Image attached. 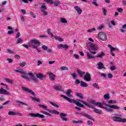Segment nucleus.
Returning <instances> with one entry per match:
<instances>
[{
  "instance_id": "40",
  "label": "nucleus",
  "mask_w": 126,
  "mask_h": 126,
  "mask_svg": "<svg viewBox=\"0 0 126 126\" xmlns=\"http://www.w3.org/2000/svg\"><path fill=\"white\" fill-rule=\"evenodd\" d=\"M54 6L57 7L58 5H60V2L59 1H56L54 2Z\"/></svg>"
},
{
  "instance_id": "21",
  "label": "nucleus",
  "mask_w": 126,
  "mask_h": 126,
  "mask_svg": "<svg viewBox=\"0 0 126 126\" xmlns=\"http://www.w3.org/2000/svg\"><path fill=\"white\" fill-rule=\"evenodd\" d=\"M36 77L37 78H39V79H41V80H43L46 78V76H44L43 74L39 73L38 75L36 76Z\"/></svg>"
},
{
  "instance_id": "30",
  "label": "nucleus",
  "mask_w": 126,
  "mask_h": 126,
  "mask_svg": "<svg viewBox=\"0 0 126 126\" xmlns=\"http://www.w3.org/2000/svg\"><path fill=\"white\" fill-rule=\"evenodd\" d=\"M54 37L55 38V39H56V40L60 41V42H63V39L62 37L56 36H54Z\"/></svg>"
},
{
  "instance_id": "14",
  "label": "nucleus",
  "mask_w": 126,
  "mask_h": 126,
  "mask_svg": "<svg viewBox=\"0 0 126 126\" xmlns=\"http://www.w3.org/2000/svg\"><path fill=\"white\" fill-rule=\"evenodd\" d=\"M8 115H9V116H17V115H19V116H22V114L18 112H14L13 111H9Z\"/></svg>"
},
{
  "instance_id": "46",
  "label": "nucleus",
  "mask_w": 126,
  "mask_h": 126,
  "mask_svg": "<svg viewBox=\"0 0 126 126\" xmlns=\"http://www.w3.org/2000/svg\"><path fill=\"white\" fill-rule=\"evenodd\" d=\"M117 101L114 100H110L108 101V104H116Z\"/></svg>"
},
{
  "instance_id": "41",
  "label": "nucleus",
  "mask_w": 126,
  "mask_h": 126,
  "mask_svg": "<svg viewBox=\"0 0 126 126\" xmlns=\"http://www.w3.org/2000/svg\"><path fill=\"white\" fill-rule=\"evenodd\" d=\"M93 86H94V88H96V89H100V88L99 87V86L98 85V84L95 83L93 85Z\"/></svg>"
},
{
  "instance_id": "1",
  "label": "nucleus",
  "mask_w": 126,
  "mask_h": 126,
  "mask_svg": "<svg viewBox=\"0 0 126 126\" xmlns=\"http://www.w3.org/2000/svg\"><path fill=\"white\" fill-rule=\"evenodd\" d=\"M41 45V42L38 40L36 39V38H33L30 40L29 42V47L32 48V49H35V50H38V47Z\"/></svg>"
},
{
  "instance_id": "19",
  "label": "nucleus",
  "mask_w": 126,
  "mask_h": 126,
  "mask_svg": "<svg viewBox=\"0 0 126 126\" xmlns=\"http://www.w3.org/2000/svg\"><path fill=\"white\" fill-rule=\"evenodd\" d=\"M75 9L77 11V12L78 13V14L80 15L82 13V10L80 9V7H79L78 6H75L74 7Z\"/></svg>"
},
{
  "instance_id": "38",
  "label": "nucleus",
  "mask_w": 126,
  "mask_h": 126,
  "mask_svg": "<svg viewBox=\"0 0 126 126\" xmlns=\"http://www.w3.org/2000/svg\"><path fill=\"white\" fill-rule=\"evenodd\" d=\"M87 124L88 125V126H93V122H92V121L89 120L87 121Z\"/></svg>"
},
{
  "instance_id": "43",
  "label": "nucleus",
  "mask_w": 126,
  "mask_h": 126,
  "mask_svg": "<svg viewBox=\"0 0 126 126\" xmlns=\"http://www.w3.org/2000/svg\"><path fill=\"white\" fill-rule=\"evenodd\" d=\"M19 65L20 66H22V67H23V66H25V65H26V62H23L22 63H21L19 64Z\"/></svg>"
},
{
  "instance_id": "25",
  "label": "nucleus",
  "mask_w": 126,
  "mask_h": 126,
  "mask_svg": "<svg viewBox=\"0 0 126 126\" xmlns=\"http://www.w3.org/2000/svg\"><path fill=\"white\" fill-rule=\"evenodd\" d=\"M85 118H87V119H88V120H91L92 121H93V117H92L91 115H89L86 113H85Z\"/></svg>"
},
{
  "instance_id": "53",
  "label": "nucleus",
  "mask_w": 126,
  "mask_h": 126,
  "mask_svg": "<svg viewBox=\"0 0 126 126\" xmlns=\"http://www.w3.org/2000/svg\"><path fill=\"white\" fill-rule=\"evenodd\" d=\"M41 48L43 49V50H44V51H47V50L48 49V47H47L46 45H42Z\"/></svg>"
},
{
  "instance_id": "55",
  "label": "nucleus",
  "mask_w": 126,
  "mask_h": 126,
  "mask_svg": "<svg viewBox=\"0 0 126 126\" xmlns=\"http://www.w3.org/2000/svg\"><path fill=\"white\" fill-rule=\"evenodd\" d=\"M47 9V7L45 5H42L41 6V10H46Z\"/></svg>"
},
{
  "instance_id": "37",
  "label": "nucleus",
  "mask_w": 126,
  "mask_h": 126,
  "mask_svg": "<svg viewBox=\"0 0 126 126\" xmlns=\"http://www.w3.org/2000/svg\"><path fill=\"white\" fill-rule=\"evenodd\" d=\"M103 97L104 99H105L106 100H108V99H110V95L109 94H104Z\"/></svg>"
},
{
  "instance_id": "44",
  "label": "nucleus",
  "mask_w": 126,
  "mask_h": 126,
  "mask_svg": "<svg viewBox=\"0 0 126 126\" xmlns=\"http://www.w3.org/2000/svg\"><path fill=\"white\" fill-rule=\"evenodd\" d=\"M71 76H72L73 79H76L77 78V76L76 75V73H74L73 74H71Z\"/></svg>"
},
{
  "instance_id": "27",
  "label": "nucleus",
  "mask_w": 126,
  "mask_h": 126,
  "mask_svg": "<svg viewBox=\"0 0 126 126\" xmlns=\"http://www.w3.org/2000/svg\"><path fill=\"white\" fill-rule=\"evenodd\" d=\"M111 109H114L115 110H117L118 109H120V107L116 105H112L110 106V107Z\"/></svg>"
},
{
  "instance_id": "18",
  "label": "nucleus",
  "mask_w": 126,
  "mask_h": 126,
  "mask_svg": "<svg viewBox=\"0 0 126 126\" xmlns=\"http://www.w3.org/2000/svg\"><path fill=\"white\" fill-rule=\"evenodd\" d=\"M78 102H81V103H83L85 106L87 107H88V108H92V105H90V104L87 103L86 101H82L80 99H77Z\"/></svg>"
},
{
  "instance_id": "2",
  "label": "nucleus",
  "mask_w": 126,
  "mask_h": 126,
  "mask_svg": "<svg viewBox=\"0 0 126 126\" xmlns=\"http://www.w3.org/2000/svg\"><path fill=\"white\" fill-rule=\"evenodd\" d=\"M61 96L63 98H64V99H65V100H67V101H68L69 103H74V104H75L78 107H81V108H84V105H83V104H81V103H80L72 98H70L63 94H61Z\"/></svg>"
},
{
  "instance_id": "4",
  "label": "nucleus",
  "mask_w": 126,
  "mask_h": 126,
  "mask_svg": "<svg viewBox=\"0 0 126 126\" xmlns=\"http://www.w3.org/2000/svg\"><path fill=\"white\" fill-rule=\"evenodd\" d=\"M98 38H99L101 41H107L108 37H107V33L104 32H100L98 34Z\"/></svg>"
},
{
  "instance_id": "10",
  "label": "nucleus",
  "mask_w": 126,
  "mask_h": 126,
  "mask_svg": "<svg viewBox=\"0 0 126 126\" xmlns=\"http://www.w3.org/2000/svg\"><path fill=\"white\" fill-rule=\"evenodd\" d=\"M84 79L87 82L91 81V75H90V73L89 72L86 73L84 77Z\"/></svg>"
},
{
  "instance_id": "26",
  "label": "nucleus",
  "mask_w": 126,
  "mask_h": 126,
  "mask_svg": "<svg viewBox=\"0 0 126 126\" xmlns=\"http://www.w3.org/2000/svg\"><path fill=\"white\" fill-rule=\"evenodd\" d=\"M15 102H16V103H18L17 104L18 106H20V104H22V105H25L26 106H28V105H27V103H25L23 102L20 101L15 100Z\"/></svg>"
},
{
  "instance_id": "54",
  "label": "nucleus",
  "mask_w": 126,
  "mask_h": 126,
  "mask_svg": "<svg viewBox=\"0 0 126 126\" xmlns=\"http://www.w3.org/2000/svg\"><path fill=\"white\" fill-rule=\"evenodd\" d=\"M31 98L32 100H34L35 101H36V102H40V100H39L38 98H35L33 96H31Z\"/></svg>"
},
{
  "instance_id": "63",
  "label": "nucleus",
  "mask_w": 126,
  "mask_h": 126,
  "mask_svg": "<svg viewBox=\"0 0 126 126\" xmlns=\"http://www.w3.org/2000/svg\"><path fill=\"white\" fill-rule=\"evenodd\" d=\"M80 83H81V82H80V81H79L78 79L75 80V84L77 85L79 84Z\"/></svg>"
},
{
  "instance_id": "34",
  "label": "nucleus",
  "mask_w": 126,
  "mask_h": 126,
  "mask_svg": "<svg viewBox=\"0 0 126 126\" xmlns=\"http://www.w3.org/2000/svg\"><path fill=\"white\" fill-rule=\"evenodd\" d=\"M60 69H61V70H66V71H68V67L65 66H62L60 68Z\"/></svg>"
},
{
  "instance_id": "31",
  "label": "nucleus",
  "mask_w": 126,
  "mask_h": 126,
  "mask_svg": "<svg viewBox=\"0 0 126 126\" xmlns=\"http://www.w3.org/2000/svg\"><path fill=\"white\" fill-rule=\"evenodd\" d=\"M76 95L77 96V97H79V98H80V99H84V97H83V94L81 93H77Z\"/></svg>"
},
{
  "instance_id": "45",
  "label": "nucleus",
  "mask_w": 126,
  "mask_h": 126,
  "mask_svg": "<svg viewBox=\"0 0 126 126\" xmlns=\"http://www.w3.org/2000/svg\"><path fill=\"white\" fill-rule=\"evenodd\" d=\"M114 51H119V49L118 48L112 47L110 49V52H114Z\"/></svg>"
},
{
  "instance_id": "52",
  "label": "nucleus",
  "mask_w": 126,
  "mask_h": 126,
  "mask_svg": "<svg viewBox=\"0 0 126 126\" xmlns=\"http://www.w3.org/2000/svg\"><path fill=\"white\" fill-rule=\"evenodd\" d=\"M41 12L44 15H48V12L46 11V10H41Z\"/></svg>"
},
{
  "instance_id": "62",
  "label": "nucleus",
  "mask_w": 126,
  "mask_h": 126,
  "mask_svg": "<svg viewBox=\"0 0 126 126\" xmlns=\"http://www.w3.org/2000/svg\"><path fill=\"white\" fill-rule=\"evenodd\" d=\"M20 32H18L16 34V39H18L20 37Z\"/></svg>"
},
{
  "instance_id": "58",
  "label": "nucleus",
  "mask_w": 126,
  "mask_h": 126,
  "mask_svg": "<svg viewBox=\"0 0 126 126\" xmlns=\"http://www.w3.org/2000/svg\"><path fill=\"white\" fill-rule=\"evenodd\" d=\"M72 91L71 89H68V90L67 91V92H66V95L70 94V93H71Z\"/></svg>"
},
{
  "instance_id": "13",
  "label": "nucleus",
  "mask_w": 126,
  "mask_h": 126,
  "mask_svg": "<svg viewBox=\"0 0 126 126\" xmlns=\"http://www.w3.org/2000/svg\"><path fill=\"white\" fill-rule=\"evenodd\" d=\"M54 89L57 91H59L60 92H64V91L63 90L62 86H53Z\"/></svg>"
},
{
  "instance_id": "64",
  "label": "nucleus",
  "mask_w": 126,
  "mask_h": 126,
  "mask_svg": "<svg viewBox=\"0 0 126 126\" xmlns=\"http://www.w3.org/2000/svg\"><path fill=\"white\" fill-rule=\"evenodd\" d=\"M113 77V74L111 73L108 74V78H112Z\"/></svg>"
},
{
  "instance_id": "11",
  "label": "nucleus",
  "mask_w": 126,
  "mask_h": 126,
  "mask_svg": "<svg viewBox=\"0 0 126 126\" xmlns=\"http://www.w3.org/2000/svg\"><path fill=\"white\" fill-rule=\"evenodd\" d=\"M0 94H2L3 95H10V93L7 92L5 89L1 88L0 89Z\"/></svg>"
},
{
  "instance_id": "47",
  "label": "nucleus",
  "mask_w": 126,
  "mask_h": 126,
  "mask_svg": "<svg viewBox=\"0 0 126 126\" xmlns=\"http://www.w3.org/2000/svg\"><path fill=\"white\" fill-rule=\"evenodd\" d=\"M1 85L3 86H5V87L4 88H5V90H8V87L7 86V85L4 84L3 83H1Z\"/></svg>"
},
{
  "instance_id": "49",
  "label": "nucleus",
  "mask_w": 126,
  "mask_h": 126,
  "mask_svg": "<svg viewBox=\"0 0 126 126\" xmlns=\"http://www.w3.org/2000/svg\"><path fill=\"white\" fill-rule=\"evenodd\" d=\"M38 106L39 107H41V108H42L43 109H47V108H48V106L44 105L43 104H39Z\"/></svg>"
},
{
  "instance_id": "22",
  "label": "nucleus",
  "mask_w": 126,
  "mask_h": 126,
  "mask_svg": "<svg viewBox=\"0 0 126 126\" xmlns=\"http://www.w3.org/2000/svg\"><path fill=\"white\" fill-rule=\"evenodd\" d=\"M77 72L78 74L80 75V77H82L84 74H85V72L83 71H81L79 69L77 70Z\"/></svg>"
},
{
  "instance_id": "24",
  "label": "nucleus",
  "mask_w": 126,
  "mask_h": 126,
  "mask_svg": "<svg viewBox=\"0 0 126 126\" xmlns=\"http://www.w3.org/2000/svg\"><path fill=\"white\" fill-rule=\"evenodd\" d=\"M80 85L81 87H88V85L87 84V83L82 81H81Z\"/></svg>"
},
{
  "instance_id": "6",
  "label": "nucleus",
  "mask_w": 126,
  "mask_h": 126,
  "mask_svg": "<svg viewBox=\"0 0 126 126\" xmlns=\"http://www.w3.org/2000/svg\"><path fill=\"white\" fill-rule=\"evenodd\" d=\"M28 75H29L30 77L31 78V80L33 81L34 83H38L39 82V80L36 78V77L34 75V74L31 72H29Z\"/></svg>"
},
{
  "instance_id": "36",
  "label": "nucleus",
  "mask_w": 126,
  "mask_h": 126,
  "mask_svg": "<svg viewBox=\"0 0 126 126\" xmlns=\"http://www.w3.org/2000/svg\"><path fill=\"white\" fill-rule=\"evenodd\" d=\"M50 104H51V105H52V106H53L54 107H56V108H59V105L52 102V101H49Z\"/></svg>"
},
{
  "instance_id": "35",
  "label": "nucleus",
  "mask_w": 126,
  "mask_h": 126,
  "mask_svg": "<svg viewBox=\"0 0 126 126\" xmlns=\"http://www.w3.org/2000/svg\"><path fill=\"white\" fill-rule=\"evenodd\" d=\"M47 33L48 34V35H51V37H54V34H53L52 33V32H51V30L50 29H48L47 30Z\"/></svg>"
},
{
  "instance_id": "23",
  "label": "nucleus",
  "mask_w": 126,
  "mask_h": 126,
  "mask_svg": "<svg viewBox=\"0 0 126 126\" xmlns=\"http://www.w3.org/2000/svg\"><path fill=\"white\" fill-rule=\"evenodd\" d=\"M4 80H5L6 82H8V83H10V84H12V83H13V80H11L9 78H4Z\"/></svg>"
},
{
  "instance_id": "12",
  "label": "nucleus",
  "mask_w": 126,
  "mask_h": 126,
  "mask_svg": "<svg viewBox=\"0 0 126 126\" xmlns=\"http://www.w3.org/2000/svg\"><path fill=\"white\" fill-rule=\"evenodd\" d=\"M92 107H90V108H91V109H94V113H95L96 114H98L99 115H101L102 113H103L102 112V110L97 109V108L93 107V106H92Z\"/></svg>"
},
{
  "instance_id": "56",
  "label": "nucleus",
  "mask_w": 126,
  "mask_h": 126,
  "mask_svg": "<svg viewBox=\"0 0 126 126\" xmlns=\"http://www.w3.org/2000/svg\"><path fill=\"white\" fill-rule=\"evenodd\" d=\"M45 2L47 3H51V4H53L54 3V2L52 0H46Z\"/></svg>"
},
{
  "instance_id": "3",
  "label": "nucleus",
  "mask_w": 126,
  "mask_h": 126,
  "mask_svg": "<svg viewBox=\"0 0 126 126\" xmlns=\"http://www.w3.org/2000/svg\"><path fill=\"white\" fill-rule=\"evenodd\" d=\"M14 71H16V72H19V73H21V77L22 78H24V79H26L27 80H30V78L28 76H26L27 75V73L26 72L24 71L23 69H20V70H14Z\"/></svg>"
},
{
  "instance_id": "7",
  "label": "nucleus",
  "mask_w": 126,
  "mask_h": 126,
  "mask_svg": "<svg viewBox=\"0 0 126 126\" xmlns=\"http://www.w3.org/2000/svg\"><path fill=\"white\" fill-rule=\"evenodd\" d=\"M121 115H117V117H112V120L114 122H118L119 123H123L124 119H121Z\"/></svg>"
},
{
  "instance_id": "33",
  "label": "nucleus",
  "mask_w": 126,
  "mask_h": 126,
  "mask_svg": "<svg viewBox=\"0 0 126 126\" xmlns=\"http://www.w3.org/2000/svg\"><path fill=\"white\" fill-rule=\"evenodd\" d=\"M95 106H97V107H99V108H101V109H103L104 107V106H102V104L101 102H96Z\"/></svg>"
},
{
  "instance_id": "39",
  "label": "nucleus",
  "mask_w": 126,
  "mask_h": 126,
  "mask_svg": "<svg viewBox=\"0 0 126 126\" xmlns=\"http://www.w3.org/2000/svg\"><path fill=\"white\" fill-rule=\"evenodd\" d=\"M73 124H83V121L81 120H79L78 121H73Z\"/></svg>"
},
{
  "instance_id": "32",
  "label": "nucleus",
  "mask_w": 126,
  "mask_h": 126,
  "mask_svg": "<svg viewBox=\"0 0 126 126\" xmlns=\"http://www.w3.org/2000/svg\"><path fill=\"white\" fill-rule=\"evenodd\" d=\"M60 21L62 23H67V21L64 18H61Z\"/></svg>"
},
{
  "instance_id": "57",
  "label": "nucleus",
  "mask_w": 126,
  "mask_h": 126,
  "mask_svg": "<svg viewBox=\"0 0 126 126\" xmlns=\"http://www.w3.org/2000/svg\"><path fill=\"white\" fill-rule=\"evenodd\" d=\"M7 61L9 63H12V62H13V60L10 58H7Z\"/></svg>"
},
{
  "instance_id": "50",
  "label": "nucleus",
  "mask_w": 126,
  "mask_h": 126,
  "mask_svg": "<svg viewBox=\"0 0 126 126\" xmlns=\"http://www.w3.org/2000/svg\"><path fill=\"white\" fill-rule=\"evenodd\" d=\"M22 39L21 38H19L17 39L16 41V44H19V43H21L22 42Z\"/></svg>"
},
{
  "instance_id": "28",
  "label": "nucleus",
  "mask_w": 126,
  "mask_h": 126,
  "mask_svg": "<svg viewBox=\"0 0 126 126\" xmlns=\"http://www.w3.org/2000/svg\"><path fill=\"white\" fill-rule=\"evenodd\" d=\"M90 47L93 51H96V50H97V47H96L95 45H94L93 43L91 44Z\"/></svg>"
},
{
  "instance_id": "42",
  "label": "nucleus",
  "mask_w": 126,
  "mask_h": 126,
  "mask_svg": "<svg viewBox=\"0 0 126 126\" xmlns=\"http://www.w3.org/2000/svg\"><path fill=\"white\" fill-rule=\"evenodd\" d=\"M52 114H55V115H60V112H59L56 110H52Z\"/></svg>"
},
{
  "instance_id": "60",
  "label": "nucleus",
  "mask_w": 126,
  "mask_h": 126,
  "mask_svg": "<svg viewBox=\"0 0 126 126\" xmlns=\"http://www.w3.org/2000/svg\"><path fill=\"white\" fill-rule=\"evenodd\" d=\"M100 76H102L104 78H107V74H105L104 73H101Z\"/></svg>"
},
{
  "instance_id": "59",
  "label": "nucleus",
  "mask_w": 126,
  "mask_h": 126,
  "mask_svg": "<svg viewBox=\"0 0 126 126\" xmlns=\"http://www.w3.org/2000/svg\"><path fill=\"white\" fill-rule=\"evenodd\" d=\"M93 31H96V29L94 28L92 29L88 30V32H89V33L92 32Z\"/></svg>"
},
{
  "instance_id": "29",
  "label": "nucleus",
  "mask_w": 126,
  "mask_h": 126,
  "mask_svg": "<svg viewBox=\"0 0 126 126\" xmlns=\"http://www.w3.org/2000/svg\"><path fill=\"white\" fill-rule=\"evenodd\" d=\"M104 56H105V54L104 53V52H101L97 56H96V58H100L101 59H102Z\"/></svg>"
},
{
  "instance_id": "9",
  "label": "nucleus",
  "mask_w": 126,
  "mask_h": 126,
  "mask_svg": "<svg viewBox=\"0 0 126 126\" xmlns=\"http://www.w3.org/2000/svg\"><path fill=\"white\" fill-rule=\"evenodd\" d=\"M22 88L23 90V91H25L26 92H28V93H30V94H32V95H33V96H35V93L33 92V91L31 90L28 88L22 87Z\"/></svg>"
},
{
  "instance_id": "15",
  "label": "nucleus",
  "mask_w": 126,
  "mask_h": 126,
  "mask_svg": "<svg viewBox=\"0 0 126 126\" xmlns=\"http://www.w3.org/2000/svg\"><path fill=\"white\" fill-rule=\"evenodd\" d=\"M98 67L97 68L98 69H102V68H103V69H106V67L104 66V64H103V63L101 62H99L97 63Z\"/></svg>"
},
{
  "instance_id": "5",
  "label": "nucleus",
  "mask_w": 126,
  "mask_h": 126,
  "mask_svg": "<svg viewBox=\"0 0 126 126\" xmlns=\"http://www.w3.org/2000/svg\"><path fill=\"white\" fill-rule=\"evenodd\" d=\"M29 116H31L32 118H39V119H44L45 115L39 113H30Z\"/></svg>"
},
{
  "instance_id": "8",
  "label": "nucleus",
  "mask_w": 126,
  "mask_h": 126,
  "mask_svg": "<svg viewBox=\"0 0 126 126\" xmlns=\"http://www.w3.org/2000/svg\"><path fill=\"white\" fill-rule=\"evenodd\" d=\"M60 119L62 122H67V118L66 117L67 115L66 113L61 112L60 113Z\"/></svg>"
},
{
  "instance_id": "20",
  "label": "nucleus",
  "mask_w": 126,
  "mask_h": 126,
  "mask_svg": "<svg viewBox=\"0 0 126 126\" xmlns=\"http://www.w3.org/2000/svg\"><path fill=\"white\" fill-rule=\"evenodd\" d=\"M87 55L88 60H93L96 58V57L92 56V55H91V53H90H90L87 52Z\"/></svg>"
},
{
  "instance_id": "61",
  "label": "nucleus",
  "mask_w": 126,
  "mask_h": 126,
  "mask_svg": "<svg viewBox=\"0 0 126 126\" xmlns=\"http://www.w3.org/2000/svg\"><path fill=\"white\" fill-rule=\"evenodd\" d=\"M13 33H14V32H13V30H11V31H8L7 34H8L9 35H11L12 34H13Z\"/></svg>"
},
{
  "instance_id": "16",
  "label": "nucleus",
  "mask_w": 126,
  "mask_h": 126,
  "mask_svg": "<svg viewBox=\"0 0 126 126\" xmlns=\"http://www.w3.org/2000/svg\"><path fill=\"white\" fill-rule=\"evenodd\" d=\"M48 74L49 76V78L50 80L52 81H55V76H56V75L54 74V73H48Z\"/></svg>"
},
{
  "instance_id": "17",
  "label": "nucleus",
  "mask_w": 126,
  "mask_h": 126,
  "mask_svg": "<svg viewBox=\"0 0 126 126\" xmlns=\"http://www.w3.org/2000/svg\"><path fill=\"white\" fill-rule=\"evenodd\" d=\"M58 49H61V48H63L64 49H65V50H67V49H68V45H67V44H61L57 46Z\"/></svg>"
},
{
  "instance_id": "51",
  "label": "nucleus",
  "mask_w": 126,
  "mask_h": 126,
  "mask_svg": "<svg viewBox=\"0 0 126 126\" xmlns=\"http://www.w3.org/2000/svg\"><path fill=\"white\" fill-rule=\"evenodd\" d=\"M90 103L91 104H92L93 105H96V101H95V100L92 99V100H90Z\"/></svg>"
},
{
  "instance_id": "48",
  "label": "nucleus",
  "mask_w": 126,
  "mask_h": 126,
  "mask_svg": "<svg viewBox=\"0 0 126 126\" xmlns=\"http://www.w3.org/2000/svg\"><path fill=\"white\" fill-rule=\"evenodd\" d=\"M105 25H100L98 28L97 29L98 30H102V29H103V28H104Z\"/></svg>"
}]
</instances>
